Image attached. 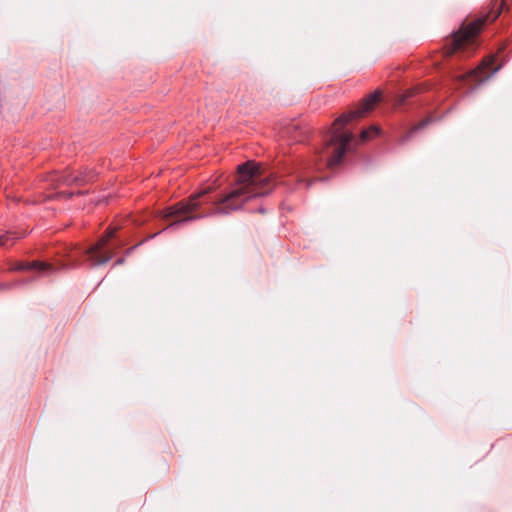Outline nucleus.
Returning <instances> with one entry per match:
<instances>
[{
	"instance_id": "obj_6",
	"label": "nucleus",
	"mask_w": 512,
	"mask_h": 512,
	"mask_svg": "<svg viewBox=\"0 0 512 512\" xmlns=\"http://www.w3.org/2000/svg\"><path fill=\"white\" fill-rule=\"evenodd\" d=\"M506 46L503 44L497 51L496 54L486 56L482 62L474 70L457 77L458 80H465L469 77H474L479 81L488 79L494 72L498 71L501 67V63H498L499 55L504 52Z\"/></svg>"
},
{
	"instance_id": "obj_4",
	"label": "nucleus",
	"mask_w": 512,
	"mask_h": 512,
	"mask_svg": "<svg viewBox=\"0 0 512 512\" xmlns=\"http://www.w3.org/2000/svg\"><path fill=\"white\" fill-rule=\"evenodd\" d=\"M216 188L217 185L213 183L201 189L197 193L192 194L187 199L181 200L176 204L167 207L161 212L162 217L164 219L174 218L175 222L172 225L201 218L202 215L196 214V212L200 209V207L203 204V201L201 199L205 197L207 194L214 191Z\"/></svg>"
},
{
	"instance_id": "obj_10",
	"label": "nucleus",
	"mask_w": 512,
	"mask_h": 512,
	"mask_svg": "<svg viewBox=\"0 0 512 512\" xmlns=\"http://www.w3.org/2000/svg\"><path fill=\"white\" fill-rule=\"evenodd\" d=\"M379 133L380 128L378 126L373 125L368 127L367 129H364L360 134V138L362 141H368L377 137Z\"/></svg>"
},
{
	"instance_id": "obj_7",
	"label": "nucleus",
	"mask_w": 512,
	"mask_h": 512,
	"mask_svg": "<svg viewBox=\"0 0 512 512\" xmlns=\"http://www.w3.org/2000/svg\"><path fill=\"white\" fill-rule=\"evenodd\" d=\"M116 232L117 228L109 227L99 241L87 250V254L93 266L104 264L111 260L113 255L110 251L106 250L105 247Z\"/></svg>"
},
{
	"instance_id": "obj_11",
	"label": "nucleus",
	"mask_w": 512,
	"mask_h": 512,
	"mask_svg": "<svg viewBox=\"0 0 512 512\" xmlns=\"http://www.w3.org/2000/svg\"><path fill=\"white\" fill-rule=\"evenodd\" d=\"M417 89H409L406 90L403 94H401L397 99V104L401 105L405 102L406 99L415 95Z\"/></svg>"
},
{
	"instance_id": "obj_5",
	"label": "nucleus",
	"mask_w": 512,
	"mask_h": 512,
	"mask_svg": "<svg viewBox=\"0 0 512 512\" xmlns=\"http://www.w3.org/2000/svg\"><path fill=\"white\" fill-rule=\"evenodd\" d=\"M96 173L91 169H84L77 173L65 170L61 173L54 172L50 176V181L55 182L57 187L60 186H83L94 181Z\"/></svg>"
},
{
	"instance_id": "obj_2",
	"label": "nucleus",
	"mask_w": 512,
	"mask_h": 512,
	"mask_svg": "<svg viewBox=\"0 0 512 512\" xmlns=\"http://www.w3.org/2000/svg\"><path fill=\"white\" fill-rule=\"evenodd\" d=\"M381 99V93L375 91L364 98L357 107L343 113L332 123L323 147L318 152L319 158L326 162L329 169L340 165L350 142L353 139L351 131L345 129L346 125L365 116L372 111Z\"/></svg>"
},
{
	"instance_id": "obj_8",
	"label": "nucleus",
	"mask_w": 512,
	"mask_h": 512,
	"mask_svg": "<svg viewBox=\"0 0 512 512\" xmlns=\"http://www.w3.org/2000/svg\"><path fill=\"white\" fill-rule=\"evenodd\" d=\"M52 266L49 263L43 261H31V262H18L14 266V270L25 271V270H38L46 271L51 269Z\"/></svg>"
},
{
	"instance_id": "obj_1",
	"label": "nucleus",
	"mask_w": 512,
	"mask_h": 512,
	"mask_svg": "<svg viewBox=\"0 0 512 512\" xmlns=\"http://www.w3.org/2000/svg\"><path fill=\"white\" fill-rule=\"evenodd\" d=\"M260 168L255 161L238 165L237 178L230 191L214 201L215 213L228 214L242 208L250 199L271 192L275 181L270 177H263Z\"/></svg>"
},
{
	"instance_id": "obj_9",
	"label": "nucleus",
	"mask_w": 512,
	"mask_h": 512,
	"mask_svg": "<svg viewBox=\"0 0 512 512\" xmlns=\"http://www.w3.org/2000/svg\"><path fill=\"white\" fill-rule=\"evenodd\" d=\"M24 237L23 232L7 231L0 235V247H12L15 242Z\"/></svg>"
},
{
	"instance_id": "obj_3",
	"label": "nucleus",
	"mask_w": 512,
	"mask_h": 512,
	"mask_svg": "<svg viewBox=\"0 0 512 512\" xmlns=\"http://www.w3.org/2000/svg\"><path fill=\"white\" fill-rule=\"evenodd\" d=\"M506 8V0H492L489 11L479 15L474 20L462 24L442 47L444 57L456 54L470 56L476 49V40L487 23L494 22Z\"/></svg>"
},
{
	"instance_id": "obj_12",
	"label": "nucleus",
	"mask_w": 512,
	"mask_h": 512,
	"mask_svg": "<svg viewBox=\"0 0 512 512\" xmlns=\"http://www.w3.org/2000/svg\"><path fill=\"white\" fill-rule=\"evenodd\" d=\"M424 125L425 122H421L420 124L412 128V132L419 130L420 128L424 127Z\"/></svg>"
}]
</instances>
